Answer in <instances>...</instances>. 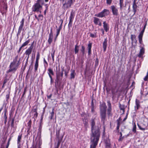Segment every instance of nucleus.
Wrapping results in <instances>:
<instances>
[{
	"instance_id": "f257e3e1",
	"label": "nucleus",
	"mask_w": 148,
	"mask_h": 148,
	"mask_svg": "<svg viewBox=\"0 0 148 148\" xmlns=\"http://www.w3.org/2000/svg\"><path fill=\"white\" fill-rule=\"evenodd\" d=\"M95 119V118L92 119L90 121L91 127L90 148H96L100 136V125L99 123H96Z\"/></svg>"
},
{
	"instance_id": "f03ea898",
	"label": "nucleus",
	"mask_w": 148,
	"mask_h": 148,
	"mask_svg": "<svg viewBox=\"0 0 148 148\" xmlns=\"http://www.w3.org/2000/svg\"><path fill=\"white\" fill-rule=\"evenodd\" d=\"M20 60L21 58H18V56H16L14 59L13 61L11 63L9 66L10 69L7 71V73H9L11 72L14 73L20 64Z\"/></svg>"
},
{
	"instance_id": "7ed1b4c3",
	"label": "nucleus",
	"mask_w": 148,
	"mask_h": 148,
	"mask_svg": "<svg viewBox=\"0 0 148 148\" xmlns=\"http://www.w3.org/2000/svg\"><path fill=\"white\" fill-rule=\"evenodd\" d=\"M56 79L55 80V86H56V83L58 84V82L60 80L62 79L63 76V72L64 71V68L62 69V72H60V69L59 68L58 69H57V66L56 67Z\"/></svg>"
},
{
	"instance_id": "20e7f679",
	"label": "nucleus",
	"mask_w": 148,
	"mask_h": 148,
	"mask_svg": "<svg viewBox=\"0 0 148 148\" xmlns=\"http://www.w3.org/2000/svg\"><path fill=\"white\" fill-rule=\"evenodd\" d=\"M64 3L62 8L64 10H66L70 8L73 4V0H64Z\"/></svg>"
},
{
	"instance_id": "39448f33",
	"label": "nucleus",
	"mask_w": 148,
	"mask_h": 148,
	"mask_svg": "<svg viewBox=\"0 0 148 148\" xmlns=\"http://www.w3.org/2000/svg\"><path fill=\"white\" fill-rule=\"evenodd\" d=\"M110 14V12L108 10L104 9L101 12L95 15L96 16L99 17H103L108 15Z\"/></svg>"
},
{
	"instance_id": "423d86ee",
	"label": "nucleus",
	"mask_w": 148,
	"mask_h": 148,
	"mask_svg": "<svg viewBox=\"0 0 148 148\" xmlns=\"http://www.w3.org/2000/svg\"><path fill=\"white\" fill-rule=\"evenodd\" d=\"M144 46V45L143 46L140 45L139 46L140 49L139 53L137 55V57L141 58L142 60L143 59V55L145 53V49Z\"/></svg>"
},
{
	"instance_id": "0eeeda50",
	"label": "nucleus",
	"mask_w": 148,
	"mask_h": 148,
	"mask_svg": "<svg viewBox=\"0 0 148 148\" xmlns=\"http://www.w3.org/2000/svg\"><path fill=\"white\" fill-rule=\"evenodd\" d=\"M38 109V108L37 106L36 105L33 107V109L31 110L32 112H34L35 113L33 117V118H34V121L36 120V119L38 116V113L37 112Z\"/></svg>"
},
{
	"instance_id": "6e6552de",
	"label": "nucleus",
	"mask_w": 148,
	"mask_h": 148,
	"mask_svg": "<svg viewBox=\"0 0 148 148\" xmlns=\"http://www.w3.org/2000/svg\"><path fill=\"white\" fill-rule=\"evenodd\" d=\"M24 18H23L21 21V24L19 26L18 32L17 34V36L18 37V36L20 34V33L21 32L22 30H23L24 29H23V26H24Z\"/></svg>"
},
{
	"instance_id": "1a4fd4ad",
	"label": "nucleus",
	"mask_w": 148,
	"mask_h": 148,
	"mask_svg": "<svg viewBox=\"0 0 148 148\" xmlns=\"http://www.w3.org/2000/svg\"><path fill=\"white\" fill-rule=\"evenodd\" d=\"M42 6L40 4L35 3L33 6L32 8V11L34 12H38L40 8H42Z\"/></svg>"
},
{
	"instance_id": "9d476101",
	"label": "nucleus",
	"mask_w": 148,
	"mask_h": 148,
	"mask_svg": "<svg viewBox=\"0 0 148 148\" xmlns=\"http://www.w3.org/2000/svg\"><path fill=\"white\" fill-rule=\"evenodd\" d=\"M101 121L104 123L106 118V111L100 112Z\"/></svg>"
},
{
	"instance_id": "9b49d317",
	"label": "nucleus",
	"mask_w": 148,
	"mask_h": 148,
	"mask_svg": "<svg viewBox=\"0 0 148 148\" xmlns=\"http://www.w3.org/2000/svg\"><path fill=\"white\" fill-rule=\"evenodd\" d=\"M111 9L112 10L113 14L115 16H117L118 15V10L114 5H112L111 6Z\"/></svg>"
},
{
	"instance_id": "f8f14e48",
	"label": "nucleus",
	"mask_w": 148,
	"mask_h": 148,
	"mask_svg": "<svg viewBox=\"0 0 148 148\" xmlns=\"http://www.w3.org/2000/svg\"><path fill=\"white\" fill-rule=\"evenodd\" d=\"M145 30V29H143V30L140 33L139 35L138 36V39L139 42L141 44H143L142 38Z\"/></svg>"
},
{
	"instance_id": "ddd939ff",
	"label": "nucleus",
	"mask_w": 148,
	"mask_h": 148,
	"mask_svg": "<svg viewBox=\"0 0 148 148\" xmlns=\"http://www.w3.org/2000/svg\"><path fill=\"white\" fill-rule=\"evenodd\" d=\"M107 106L105 102H103L102 104L100 105V112L106 111Z\"/></svg>"
},
{
	"instance_id": "4468645a",
	"label": "nucleus",
	"mask_w": 148,
	"mask_h": 148,
	"mask_svg": "<svg viewBox=\"0 0 148 148\" xmlns=\"http://www.w3.org/2000/svg\"><path fill=\"white\" fill-rule=\"evenodd\" d=\"M59 22L61 24L58 29H57V33L56 35V38L58 36L60 33V30L61 29L62 27V25L63 22V20L62 19H60L59 21Z\"/></svg>"
},
{
	"instance_id": "2eb2a0df",
	"label": "nucleus",
	"mask_w": 148,
	"mask_h": 148,
	"mask_svg": "<svg viewBox=\"0 0 148 148\" xmlns=\"http://www.w3.org/2000/svg\"><path fill=\"white\" fill-rule=\"evenodd\" d=\"M53 38V33L52 29H51V31L49 35V38L48 40V42L49 45H50L52 42Z\"/></svg>"
},
{
	"instance_id": "dca6fc26",
	"label": "nucleus",
	"mask_w": 148,
	"mask_h": 148,
	"mask_svg": "<svg viewBox=\"0 0 148 148\" xmlns=\"http://www.w3.org/2000/svg\"><path fill=\"white\" fill-rule=\"evenodd\" d=\"M131 39L132 41V45L133 42H134L136 45L134 46V47H136L137 43V40L136 39V36L135 34H132L131 36Z\"/></svg>"
},
{
	"instance_id": "f3484780",
	"label": "nucleus",
	"mask_w": 148,
	"mask_h": 148,
	"mask_svg": "<svg viewBox=\"0 0 148 148\" xmlns=\"http://www.w3.org/2000/svg\"><path fill=\"white\" fill-rule=\"evenodd\" d=\"M60 130H58L56 132V137L58 140V141H60V143H61L63 137L62 136L61 137L60 136Z\"/></svg>"
},
{
	"instance_id": "a211bd4d",
	"label": "nucleus",
	"mask_w": 148,
	"mask_h": 148,
	"mask_svg": "<svg viewBox=\"0 0 148 148\" xmlns=\"http://www.w3.org/2000/svg\"><path fill=\"white\" fill-rule=\"evenodd\" d=\"M107 38H106L104 39V41H103V50L104 52H105L106 50L107 46Z\"/></svg>"
},
{
	"instance_id": "6ab92c4d",
	"label": "nucleus",
	"mask_w": 148,
	"mask_h": 148,
	"mask_svg": "<svg viewBox=\"0 0 148 148\" xmlns=\"http://www.w3.org/2000/svg\"><path fill=\"white\" fill-rule=\"evenodd\" d=\"M103 27L105 30L106 32H107L109 29V27L108 24L105 22H103Z\"/></svg>"
},
{
	"instance_id": "aec40b11",
	"label": "nucleus",
	"mask_w": 148,
	"mask_h": 148,
	"mask_svg": "<svg viewBox=\"0 0 148 148\" xmlns=\"http://www.w3.org/2000/svg\"><path fill=\"white\" fill-rule=\"evenodd\" d=\"M138 6L136 4H133L132 5V9L133 11L134 12V13L133 15H135L136 12H137V8H138Z\"/></svg>"
},
{
	"instance_id": "412c9836",
	"label": "nucleus",
	"mask_w": 148,
	"mask_h": 148,
	"mask_svg": "<svg viewBox=\"0 0 148 148\" xmlns=\"http://www.w3.org/2000/svg\"><path fill=\"white\" fill-rule=\"evenodd\" d=\"M137 125L139 129L142 130H145L147 129L146 127L143 124H142L141 125L137 123Z\"/></svg>"
},
{
	"instance_id": "4be33fe9",
	"label": "nucleus",
	"mask_w": 148,
	"mask_h": 148,
	"mask_svg": "<svg viewBox=\"0 0 148 148\" xmlns=\"http://www.w3.org/2000/svg\"><path fill=\"white\" fill-rule=\"evenodd\" d=\"M136 106L135 107V110L137 111L140 107L139 101L137 99H136Z\"/></svg>"
},
{
	"instance_id": "5701e85b",
	"label": "nucleus",
	"mask_w": 148,
	"mask_h": 148,
	"mask_svg": "<svg viewBox=\"0 0 148 148\" xmlns=\"http://www.w3.org/2000/svg\"><path fill=\"white\" fill-rule=\"evenodd\" d=\"M29 42H30V40H27L25 41L24 43L22 44L18 52L19 53L20 52V51L21 48L27 45L29 43Z\"/></svg>"
},
{
	"instance_id": "b1692460",
	"label": "nucleus",
	"mask_w": 148,
	"mask_h": 148,
	"mask_svg": "<svg viewBox=\"0 0 148 148\" xmlns=\"http://www.w3.org/2000/svg\"><path fill=\"white\" fill-rule=\"evenodd\" d=\"M92 43L90 42L88 45V55H90L91 54V48L92 47Z\"/></svg>"
},
{
	"instance_id": "393cba45",
	"label": "nucleus",
	"mask_w": 148,
	"mask_h": 148,
	"mask_svg": "<svg viewBox=\"0 0 148 148\" xmlns=\"http://www.w3.org/2000/svg\"><path fill=\"white\" fill-rule=\"evenodd\" d=\"M111 91L112 95V98H113L115 97L116 94L118 92V90H115V88H112Z\"/></svg>"
},
{
	"instance_id": "a878e982",
	"label": "nucleus",
	"mask_w": 148,
	"mask_h": 148,
	"mask_svg": "<svg viewBox=\"0 0 148 148\" xmlns=\"http://www.w3.org/2000/svg\"><path fill=\"white\" fill-rule=\"evenodd\" d=\"M83 121L85 127H87L88 125V120L86 118H84L83 119Z\"/></svg>"
},
{
	"instance_id": "bb28decb",
	"label": "nucleus",
	"mask_w": 148,
	"mask_h": 148,
	"mask_svg": "<svg viewBox=\"0 0 148 148\" xmlns=\"http://www.w3.org/2000/svg\"><path fill=\"white\" fill-rule=\"evenodd\" d=\"M3 8L4 9V10L2 12V14H6L7 12L8 8L7 5L6 4H5L3 6Z\"/></svg>"
},
{
	"instance_id": "cd10ccee",
	"label": "nucleus",
	"mask_w": 148,
	"mask_h": 148,
	"mask_svg": "<svg viewBox=\"0 0 148 148\" xmlns=\"http://www.w3.org/2000/svg\"><path fill=\"white\" fill-rule=\"evenodd\" d=\"M33 49L29 48L25 51V53L26 55L29 56V55L31 53L32 50Z\"/></svg>"
},
{
	"instance_id": "c85d7f7f",
	"label": "nucleus",
	"mask_w": 148,
	"mask_h": 148,
	"mask_svg": "<svg viewBox=\"0 0 148 148\" xmlns=\"http://www.w3.org/2000/svg\"><path fill=\"white\" fill-rule=\"evenodd\" d=\"M100 21V20L99 18L96 17H94L93 22L96 25L98 24Z\"/></svg>"
},
{
	"instance_id": "c756f323",
	"label": "nucleus",
	"mask_w": 148,
	"mask_h": 148,
	"mask_svg": "<svg viewBox=\"0 0 148 148\" xmlns=\"http://www.w3.org/2000/svg\"><path fill=\"white\" fill-rule=\"evenodd\" d=\"M22 136V134H21L20 135H19L18 136V140H17V144L19 146L21 145V139Z\"/></svg>"
},
{
	"instance_id": "7c9ffc66",
	"label": "nucleus",
	"mask_w": 148,
	"mask_h": 148,
	"mask_svg": "<svg viewBox=\"0 0 148 148\" xmlns=\"http://www.w3.org/2000/svg\"><path fill=\"white\" fill-rule=\"evenodd\" d=\"M106 148H111L110 143L109 141H106L105 142Z\"/></svg>"
},
{
	"instance_id": "2f4dec72",
	"label": "nucleus",
	"mask_w": 148,
	"mask_h": 148,
	"mask_svg": "<svg viewBox=\"0 0 148 148\" xmlns=\"http://www.w3.org/2000/svg\"><path fill=\"white\" fill-rule=\"evenodd\" d=\"M48 74L49 75H54V72L52 70L51 68H49L48 69Z\"/></svg>"
},
{
	"instance_id": "473e14b6",
	"label": "nucleus",
	"mask_w": 148,
	"mask_h": 148,
	"mask_svg": "<svg viewBox=\"0 0 148 148\" xmlns=\"http://www.w3.org/2000/svg\"><path fill=\"white\" fill-rule=\"evenodd\" d=\"M71 79L74 78L75 76V71L74 70H71Z\"/></svg>"
},
{
	"instance_id": "72a5a7b5",
	"label": "nucleus",
	"mask_w": 148,
	"mask_h": 148,
	"mask_svg": "<svg viewBox=\"0 0 148 148\" xmlns=\"http://www.w3.org/2000/svg\"><path fill=\"white\" fill-rule=\"evenodd\" d=\"M79 50V46L77 45V44L75 46L74 51L75 53H78Z\"/></svg>"
},
{
	"instance_id": "f704fd0d",
	"label": "nucleus",
	"mask_w": 148,
	"mask_h": 148,
	"mask_svg": "<svg viewBox=\"0 0 148 148\" xmlns=\"http://www.w3.org/2000/svg\"><path fill=\"white\" fill-rule=\"evenodd\" d=\"M7 112V110H5V111L4 114V123L5 124L7 121V116L6 115V113Z\"/></svg>"
},
{
	"instance_id": "c9c22d12",
	"label": "nucleus",
	"mask_w": 148,
	"mask_h": 148,
	"mask_svg": "<svg viewBox=\"0 0 148 148\" xmlns=\"http://www.w3.org/2000/svg\"><path fill=\"white\" fill-rule=\"evenodd\" d=\"M38 66V62H35V64L34 65V71L36 72L37 70Z\"/></svg>"
},
{
	"instance_id": "e433bc0d",
	"label": "nucleus",
	"mask_w": 148,
	"mask_h": 148,
	"mask_svg": "<svg viewBox=\"0 0 148 148\" xmlns=\"http://www.w3.org/2000/svg\"><path fill=\"white\" fill-rule=\"evenodd\" d=\"M112 108H108L107 109V114L109 116H112V114L111 113Z\"/></svg>"
},
{
	"instance_id": "4c0bfd02",
	"label": "nucleus",
	"mask_w": 148,
	"mask_h": 148,
	"mask_svg": "<svg viewBox=\"0 0 148 148\" xmlns=\"http://www.w3.org/2000/svg\"><path fill=\"white\" fill-rule=\"evenodd\" d=\"M123 0H119V5L121 10H122L123 9Z\"/></svg>"
},
{
	"instance_id": "58836bf2",
	"label": "nucleus",
	"mask_w": 148,
	"mask_h": 148,
	"mask_svg": "<svg viewBox=\"0 0 148 148\" xmlns=\"http://www.w3.org/2000/svg\"><path fill=\"white\" fill-rule=\"evenodd\" d=\"M119 107L120 108V109L121 110H122L123 111V114L125 111V106L124 105H121V104H120Z\"/></svg>"
},
{
	"instance_id": "ea45409f",
	"label": "nucleus",
	"mask_w": 148,
	"mask_h": 148,
	"mask_svg": "<svg viewBox=\"0 0 148 148\" xmlns=\"http://www.w3.org/2000/svg\"><path fill=\"white\" fill-rule=\"evenodd\" d=\"M74 12L72 10L71 13V15L69 17V20H73L74 16Z\"/></svg>"
},
{
	"instance_id": "a19ab883",
	"label": "nucleus",
	"mask_w": 148,
	"mask_h": 148,
	"mask_svg": "<svg viewBox=\"0 0 148 148\" xmlns=\"http://www.w3.org/2000/svg\"><path fill=\"white\" fill-rule=\"evenodd\" d=\"M136 125L135 123H134L133 124V127L132 130V131L134 133H135L136 132Z\"/></svg>"
},
{
	"instance_id": "79ce46f5",
	"label": "nucleus",
	"mask_w": 148,
	"mask_h": 148,
	"mask_svg": "<svg viewBox=\"0 0 148 148\" xmlns=\"http://www.w3.org/2000/svg\"><path fill=\"white\" fill-rule=\"evenodd\" d=\"M85 48L84 47L83 45L82 46L81 49L80 50L82 53V55L83 56L84 55L85 53Z\"/></svg>"
},
{
	"instance_id": "37998d69",
	"label": "nucleus",
	"mask_w": 148,
	"mask_h": 148,
	"mask_svg": "<svg viewBox=\"0 0 148 148\" xmlns=\"http://www.w3.org/2000/svg\"><path fill=\"white\" fill-rule=\"evenodd\" d=\"M32 121L31 120H30L27 123L28 130H29L31 127Z\"/></svg>"
},
{
	"instance_id": "c03bdc74",
	"label": "nucleus",
	"mask_w": 148,
	"mask_h": 148,
	"mask_svg": "<svg viewBox=\"0 0 148 148\" xmlns=\"http://www.w3.org/2000/svg\"><path fill=\"white\" fill-rule=\"evenodd\" d=\"M44 3L43 0H37L36 1V3H38V4H42Z\"/></svg>"
},
{
	"instance_id": "a18cd8bd",
	"label": "nucleus",
	"mask_w": 148,
	"mask_h": 148,
	"mask_svg": "<svg viewBox=\"0 0 148 148\" xmlns=\"http://www.w3.org/2000/svg\"><path fill=\"white\" fill-rule=\"evenodd\" d=\"M14 118L12 119V122L10 125L11 127H14Z\"/></svg>"
},
{
	"instance_id": "49530a36",
	"label": "nucleus",
	"mask_w": 148,
	"mask_h": 148,
	"mask_svg": "<svg viewBox=\"0 0 148 148\" xmlns=\"http://www.w3.org/2000/svg\"><path fill=\"white\" fill-rule=\"evenodd\" d=\"M72 22L73 20H69V22L68 24V27L69 28L72 27Z\"/></svg>"
},
{
	"instance_id": "de8ad7c7",
	"label": "nucleus",
	"mask_w": 148,
	"mask_h": 148,
	"mask_svg": "<svg viewBox=\"0 0 148 148\" xmlns=\"http://www.w3.org/2000/svg\"><path fill=\"white\" fill-rule=\"evenodd\" d=\"M54 108H53L52 109V112L51 113V116H50V119H53V117L54 115Z\"/></svg>"
},
{
	"instance_id": "09e8293b",
	"label": "nucleus",
	"mask_w": 148,
	"mask_h": 148,
	"mask_svg": "<svg viewBox=\"0 0 148 148\" xmlns=\"http://www.w3.org/2000/svg\"><path fill=\"white\" fill-rule=\"evenodd\" d=\"M122 119L121 117H119L117 120V125L120 126V121Z\"/></svg>"
},
{
	"instance_id": "8fccbe9b",
	"label": "nucleus",
	"mask_w": 148,
	"mask_h": 148,
	"mask_svg": "<svg viewBox=\"0 0 148 148\" xmlns=\"http://www.w3.org/2000/svg\"><path fill=\"white\" fill-rule=\"evenodd\" d=\"M107 103H108V108H112L111 103H110V100L108 101Z\"/></svg>"
},
{
	"instance_id": "3c124183",
	"label": "nucleus",
	"mask_w": 148,
	"mask_h": 148,
	"mask_svg": "<svg viewBox=\"0 0 148 148\" xmlns=\"http://www.w3.org/2000/svg\"><path fill=\"white\" fill-rule=\"evenodd\" d=\"M11 139V137L9 139V140H8V143L7 145H6V148H8L9 146V143H10V140ZM1 148H4V147H3L2 146V147H1Z\"/></svg>"
},
{
	"instance_id": "603ef678",
	"label": "nucleus",
	"mask_w": 148,
	"mask_h": 148,
	"mask_svg": "<svg viewBox=\"0 0 148 148\" xmlns=\"http://www.w3.org/2000/svg\"><path fill=\"white\" fill-rule=\"evenodd\" d=\"M39 57L40 55L39 53L38 52L36 56V62H38L39 59Z\"/></svg>"
},
{
	"instance_id": "864d4df0",
	"label": "nucleus",
	"mask_w": 148,
	"mask_h": 148,
	"mask_svg": "<svg viewBox=\"0 0 148 148\" xmlns=\"http://www.w3.org/2000/svg\"><path fill=\"white\" fill-rule=\"evenodd\" d=\"M69 71V69H68V70L66 71V70H64V71L65 72V75L66 77H67L68 76V73Z\"/></svg>"
},
{
	"instance_id": "5fc2aeb1",
	"label": "nucleus",
	"mask_w": 148,
	"mask_h": 148,
	"mask_svg": "<svg viewBox=\"0 0 148 148\" xmlns=\"http://www.w3.org/2000/svg\"><path fill=\"white\" fill-rule=\"evenodd\" d=\"M55 50H54L53 53H51V56L52 59V60L53 61H54V54L55 53Z\"/></svg>"
},
{
	"instance_id": "6e6d98bb",
	"label": "nucleus",
	"mask_w": 148,
	"mask_h": 148,
	"mask_svg": "<svg viewBox=\"0 0 148 148\" xmlns=\"http://www.w3.org/2000/svg\"><path fill=\"white\" fill-rule=\"evenodd\" d=\"M112 0H106V3L108 5H110L112 2Z\"/></svg>"
},
{
	"instance_id": "4d7b16f0",
	"label": "nucleus",
	"mask_w": 148,
	"mask_h": 148,
	"mask_svg": "<svg viewBox=\"0 0 148 148\" xmlns=\"http://www.w3.org/2000/svg\"><path fill=\"white\" fill-rule=\"evenodd\" d=\"M148 79V73H147L146 75L145 76L144 79V80L145 81H147Z\"/></svg>"
},
{
	"instance_id": "13d9d810",
	"label": "nucleus",
	"mask_w": 148,
	"mask_h": 148,
	"mask_svg": "<svg viewBox=\"0 0 148 148\" xmlns=\"http://www.w3.org/2000/svg\"><path fill=\"white\" fill-rule=\"evenodd\" d=\"M50 78V79H51V84H52L53 83V79L52 78V77L51 76V75H49Z\"/></svg>"
},
{
	"instance_id": "bf43d9fd",
	"label": "nucleus",
	"mask_w": 148,
	"mask_h": 148,
	"mask_svg": "<svg viewBox=\"0 0 148 148\" xmlns=\"http://www.w3.org/2000/svg\"><path fill=\"white\" fill-rule=\"evenodd\" d=\"M38 17L39 18V20L40 19L41 21H42L43 19V16L41 14L38 15Z\"/></svg>"
},
{
	"instance_id": "052dcab7",
	"label": "nucleus",
	"mask_w": 148,
	"mask_h": 148,
	"mask_svg": "<svg viewBox=\"0 0 148 148\" xmlns=\"http://www.w3.org/2000/svg\"><path fill=\"white\" fill-rule=\"evenodd\" d=\"M90 36L92 38H95L96 37V34H94L92 33H90Z\"/></svg>"
},
{
	"instance_id": "680f3d73",
	"label": "nucleus",
	"mask_w": 148,
	"mask_h": 148,
	"mask_svg": "<svg viewBox=\"0 0 148 148\" xmlns=\"http://www.w3.org/2000/svg\"><path fill=\"white\" fill-rule=\"evenodd\" d=\"M60 141H58L57 145L55 147V148H58L61 143H60Z\"/></svg>"
},
{
	"instance_id": "e2e57ef3",
	"label": "nucleus",
	"mask_w": 148,
	"mask_h": 148,
	"mask_svg": "<svg viewBox=\"0 0 148 148\" xmlns=\"http://www.w3.org/2000/svg\"><path fill=\"white\" fill-rule=\"evenodd\" d=\"M45 5L46 6V9L45 10V11L44 12V14L45 15L46 14V11H47V10H48V6L47 5Z\"/></svg>"
},
{
	"instance_id": "0e129e2a",
	"label": "nucleus",
	"mask_w": 148,
	"mask_h": 148,
	"mask_svg": "<svg viewBox=\"0 0 148 148\" xmlns=\"http://www.w3.org/2000/svg\"><path fill=\"white\" fill-rule=\"evenodd\" d=\"M91 112L92 113H94L95 112V110H94V106H91Z\"/></svg>"
},
{
	"instance_id": "69168bd1",
	"label": "nucleus",
	"mask_w": 148,
	"mask_h": 148,
	"mask_svg": "<svg viewBox=\"0 0 148 148\" xmlns=\"http://www.w3.org/2000/svg\"><path fill=\"white\" fill-rule=\"evenodd\" d=\"M123 137L122 136H120L119 138V141H122L123 139Z\"/></svg>"
},
{
	"instance_id": "338daca9",
	"label": "nucleus",
	"mask_w": 148,
	"mask_h": 148,
	"mask_svg": "<svg viewBox=\"0 0 148 148\" xmlns=\"http://www.w3.org/2000/svg\"><path fill=\"white\" fill-rule=\"evenodd\" d=\"M34 42H33L31 44V46L29 47V48H30L32 49H33V47H34Z\"/></svg>"
},
{
	"instance_id": "774afa93",
	"label": "nucleus",
	"mask_w": 148,
	"mask_h": 148,
	"mask_svg": "<svg viewBox=\"0 0 148 148\" xmlns=\"http://www.w3.org/2000/svg\"><path fill=\"white\" fill-rule=\"evenodd\" d=\"M8 79L7 78H5L4 80L3 83H4V84H5L7 82V81H8Z\"/></svg>"
}]
</instances>
